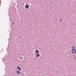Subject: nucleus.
<instances>
[{
	"label": "nucleus",
	"mask_w": 76,
	"mask_h": 76,
	"mask_svg": "<svg viewBox=\"0 0 76 76\" xmlns=\"http://www.w3.org/2000/svg\"><path fill=\"white\" fill-rule=\"evenodd\" d=\"M72 53H73V54H75V53H76V50L75 49H73L72 50Z\"/></svg>",
	"instance_id": "f257e3e1"
},
{
	"label": "nucleus",
	"mask_w": 76,
	"mask_h": 76,
	"mask_svg": "<svg viewBox=\"0 0 76 76\" xmlns=\"http://www.w3.org/2000/svg\"><path fill=\"white\" fill-rule=\"evenodd\" d=\"M17 69H18V70H20V71H21V70L22 69H21V67H20L18 66L17 67Z\"/></svg>",
	"instance_id": "f03ea898"
},
{
	"label": "nucleus",
	"mask_w": 76,
	"mask_h": 76,
	"mask_svg": "<svg viewBox=\"0 0 76 76\" xmlns=\"http://www.w3.org/2000/svg\"><path fill=\"white\" fill-rule=\"evenodd\" d=\"M17 71L16 72V73L18 74V75H19L20 74V71H19L18 70H17Z\"/></svg>",
	"instance_id": "7ed1b4c3"
},
{
	"label": "nucleus",
	"mask_w": 76,
	"mask_h": 76,
	"mask_svg": "<svg viewBox=\"0 0 76 76\" xmlns=\"http://www.w3.org/2000/svg\"><path fill=\"white\" fill-rule=\"evenodd\" d=\"M25 8H26V9H28L29 8V6L27 5H26L25 6Z\"/></svg>",
	"instance_id": "20e7f679"
},
{
	"label": "nucleus",
	"mask_w": 76,
	"mask_h": 76,
	"mask_svg": "<svg viewBox=\"0 0 76 76\" xmlns=\"http://www.w3.org/2000/svg\"><path fill=\"white\" fill-rule=\"evenodd\" d=\"M36 52L37 54H39V51H38V50H36Z\"/></svg>",
	"instance_id": "39448f33"
},
{
	"label": "nucleus",
	"mask_w": 76,
	"mask_h": 76,
	"mask_svg": "<svg viewBox=\"0 0 76 76\" xmlns=\"http://www.w3.org/2000/svg\"><path fill=\"white\" fill-rule=\"evenodd\" d=\"M40 55L39 54H38L37 56H36V57H38Z\"/></svg>",
	"instance_id": "423d86ee"
},
{
	"label": "nucleus",
	"mask_w": 76,
	"mask_h": 76,
	"mask_svg": "<svg viewBox=\"0 0 76 76\" xmlns=\"http://www.w3.org/2000/svg\"><path fill=\"white\" fill-rule=\"evenodd\" d=\"M60 21H61V22H62V19H61L60 20Z\"/></svg>",
	"instance_id": "0eeeda50"
},
{
	"label": "nucleus",
	"mask_w": 76,
	"mask_h": 76,
	"mask_svg": "<svg viewBox=\"0 0 76 76\" xmlns=\"http://www.w3.org/2000/svg\"><path fill=\"white\" fill-rule=\"evenodd\" d=\"M22 57H21V58H20V59H22Z\"/></svg>",
	"instance_id": "6e6552de"
},
{
	"label": "nucleus",
	"mask_w": 76,
	"mask_h": 76,
	"mask_svg": "<svg viewBox=\"0 0 76 76\" xmlns=\"http://www.w3.org/2000/svg\"><path fill=\"white\" fill-rule=\"evenodd\" d=\"M12 24H13V25H14V24H15V23H12Z\"/></svg>",
	"instance_id": "1a4fd4ad"
},
{
	"label": "nucleus",
	"mask_w": 76,
	"mask_h": 76,
	"mask_svg": "<svg viewBox=\"0 0 76 76\" xmlns=\"http://www.w3.org/2000/svg\"><path fill=\"white\" fill-rule=\"evenodd\" d=\"M74 48L73 47H72V48Z\"/></svg>",
	"instance_id": "9d476101"
},
{
	"label": "nucleus",
	"mask_w": 76,
	"mask_h": 76,
	"mask_svg": "<svg viewBox=\"0 0 76 76\" xmlns=\"http://www.w3.org/2000/svg\"><path fill=\"white\" fill-rule=\"evenodd\" d=\"M74 48H75V47H74Z\"/></svg>",
	"instance_id": "9b49d317"
}]
</instances>
